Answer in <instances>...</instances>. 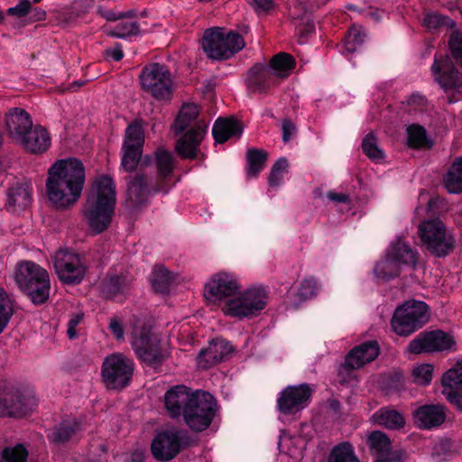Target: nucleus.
Segmentation results:
<instances>
[{
    "instance_id": "obj_1",
    "label": "nucleus",
    "mask_w": 462,
    "mask_h": 462,
    "mask_svg": "<svg viewBox=\"0 0 462 462\" xmlns=\"http://www.w3.org/2000/svg\"><path fill=\"white\" fill-rule=\"evenodd\" d=\"M84 184L85 167L80 160H59L48 171L47 197L57 208H68L79 200Z\"/></svg>"
},
{
    "instance_id": "obj_2",
    "label": "nucleus",
    "mask_w": 462,
    "mask_h": 462,
    "mask_svg": "<svg viewBox=\"0 0 462 462\" xmlns=\"http://www.w3.org/2000/svg\"><path fill=\"white\" fill-rule=\"evenodd\" d=\"M199 112L200 107L197 104L184 103L171 125L174 135L182 134L176 142L175 150L184 159L197 157L208 130V123L199 119Z\"/></svg>"
},
{
    "instance_id": "obj_3",
    "label": "nucleus",
    "mask_w": 462,
    "mask_h": 462,
    "mask_svg": "<svg viewBox=\"0 0 462 462\" xmlns=\"http://www.w3.org/2000/svg\"><path fill=\"white\" fill-rule=\"evenodd\" d=\"M116 200L114 180L107 175L96 179L83 211L89 228L95 234H100L108 228L114 214Z\"/></svg>"
},
{
    "instance_id": "obj_4",
    "label": "nucleus",
    "mask_w": 462,
    "mask_h": 462,
    "mask_svg": "<svg viewBox=\"0 0 462 462\" xmlns=\"http://www.w3.org/2000/svg\"><path fill=\"white\" fill-rule=\"evenodd\" d=\"M15 282L34 305L47 301L51 281L48 272L32 261L21 262L16 266Z\"/></svg>"
},
{
    "instance_id": "obj_5",
    "label": "nucleus",
    "mask_w": 462,
    "mask_h": 462,
    "mask_svg": "<svg viewBox=\"0 0 462 462\" xmlns=\"http://www.w3.org/2000/svg\"><path fill=\"white\" fill-rule=\"evenodd\" d=\"M38 405L34 391L13 383H0V417L23 418Z\"/></svg>"
},
{
    "instance_id": "obj_6",
    "label": "nucleus",
    "mask_w": 462,
    "mask_h": 462,
    "mask_svg": "<svg viewBox=\"0 0 462 462\" xmlns=\"http://www.w3.org/2000/svg\"><path fill=\"white\" fill-rule=\"evenodd\" d=\"M201 44L208 59L225 60L240 51L245 47V41L236 32L212 27L204 32Z\"/></svg>"
},
{
    "instance_id": "obj_7",
    "label": "nucleus",
    "mask_w": 462,
    "mask_h": 462,
    "mask_svg": "<svg viewBox=\"0 0 462 462\" xmlns=\"http://www.w3.org/2000/svg\"><path fill=\"white\" fill-rule=\"evenodd\" d=\"M296 67L295 58L286 52L274 55L268 64H256L249 70V77L255 87L279 84V79L288 78Z\"/></svg>"
},
{
    "instance_id": "obj_8",
    "label": "nucleus",
    "mask_w": 462,
    "mask_h": 462,
    "mask_svg": "<svg viewBox=\"0 0 462 462\" xmlns=\"http://www.w3.org/2000/svg\"><path fill=\"white\" fill-rule=\"evenodd\" d=\"M171 186H163L140 169L127 180L125 206L131 210L146 207L150 197L158 192L168 193Z\"/></svg>"
},
{
    "instance_id": "obj_9",
    "label": "nucleus",
    "mask_w": 462,
    "mask_h": 462,
    "mask_svg": "<svg viewBox=\"0 0 462 462\" xmlns=\"http://www.w3.org/2000/svg\"><path fill=\"white\" fill-rule=\"evenodd\" d=\"M191 439L186 430L170 427L155 435L151 450L158 461L168 462L177 457L181 449L189 447Z\"/></svg>"
},
{
    "instance_id": "obj_10",
    "label": "nucleus",
    "mask_w": 462,
    "mask_h": 462,
    "mask_svg": "<svg viewBox=\"0 0 462 462\" xmlns=\"http://www.w3.org/2000/svg\"><path fill=\"white\" fill-rule=\"evenodd\" d=\"M267 304V295L261 287H251L229 299L224 308L226 315L244 319L258 316Z\"/></svg>"
},
{
    "instance_id": "obj_11",
    "label": "nucleus",
    "mask_w": 462,
    "mask_h": 462,
    "mask_svg": "<svg viewBox=\"0 0 462 462\" xmlns=\"http://www.w3.org/2000/svg\"><path fill=\"white\" fill-rule=\"evenodd\" d=\"M418 234L427 250L437 257L448 255L454 248V237L439 219L423 221L419 226Z\"/></svg>"
},
{
    "instance_id": "obj_12",
    "label": "nucleus",
    "mask_w": 462,
    "mask_h": 462,
    "mask_svg": "<svg viewBox=\"0 0 462 462\" xmlns=\"http://www.w3.org/2000/svg\"><path fill=\"white\" fill-rule=\"evenodd\" d=\"M134 363L121 353H114L105 357L101 366L102 381L108 389L126 387L134 374Z\"/></svg>"
},
{
    "instance_id": "obj_13",
    "label": "nucleus",
    "mask_w": 462,
    "mask_h": 462,
    "mask_svg": "<svg viewBox=\"0 0 462 462\" xmlns=\"http://www.w3.org/2000/svg\"><path fill=\"white\" fill-rule=\"evenodd\" d=\"M428 321V306L423 301H407L394 311L393 330L400 336H408Z\"/></svg>"
},
{
    "instance_id": "obj_14",
    "label": "nucleus",
    "mask_w": 462,
    "mask_h": 462,
    "mask_svg": "<svg viewBox=\"0 0 462 462\" xmlns=\"http://www.w3.org/2000/svg\"><path fill=\"white\" fill-rule=\"evenodd\" d=\"M217 410V402L209 393L197 390L195 397L185 412L184 420L194 431L207 430Z\"/></svg>"
},
{
    "instance_id": "obj_15",
    "label": "nucleus",
    "mask_w": 462,
    "mask_h": 462,
    "mask_svg": "<svg viewBox=\"0 0 462 462\" xmlns=\"http://www.w3.org/2000/svg\"><path fill=\"white\" fill-rule=\"evenodd\" d=\"M132 347L137 357L150 366L160 365L168 356L158 336L146 328L133 332Z\"/></svg>"
},
{
    "instance_id": "obj_16",
    "label": "nucleus",
    "mask_w": 462,
    "mask_h": 462,
    "mask_svg": "<svg viewBox=\"0 0 462 462\" xmlns=\"http://www.w3.org/2000/svg\"><path fill=\"white\" fill-rule=\"evenodd\" d=\"M143 121L136 119L129 124L125 131L122 145L121 166L125 171H134L142 157L144 144Z\"/></svg>"
},
{
    "instance_id": "obj_17",
    "label": "nucleus",
    "mask_w": 462,
    "mask_h": 462,
    "mask_svg": "<svg viewBox=\"0 0 462 462\" xmlns=\"http://www.w3.org/2000/svg\"><path fill=\"white\" fill-rule=\"evenodd\" d=\"M53 264L59 279L66 284L80 283L87 270L83 258L69 249L57 251Z\"/></svg>"
},
{
    "instance_id": "obj_18",
    "label": "nucleus",
    "mask_w": 462,
    "mask_h": 462,
    "mask_svg": "<svg viewBox=\"0 0 462 462\" xmlns=\"http://www.w3.org/2000/svg\"><path fill=\"white\" fill-rule=\"evenodd\" d=\"M454 345L453 337L441 330L424 331L410 342L408 350L418 355L449 350Z\"/></svg>"
},
{
    "instance_id": "obj_19",
    "label": "nucleus",
    "mask_w": 462,
    "mask_h": 462,
    "mask_svg": "<svg viewBox=\"0 0 462 462\" xmlns=\"http://www.w3.org/2000/svg\"><path fill=\"white\" fill-rule=\"evenodd\" d=\"M312 389L307 383L289 385L277 399L278 410L283 414H293L303 410L310 402Z\"/></svg>"
},
{
    "instance_id": "obj_20",
    "label": "nucleus",
    "mask_w": 462,
    "mask_h": 462,
    "mask_svg": "<svg viewBox=\"0 0 462 462\" xmlns=\"http://www.w3.org/2000/svg\"><path fill=\"white\" fill-rule=\"evenodd\" d=\"M441 388L445 399L462 412V361H457L442 374Z\"/></svg>"
},
{
    "instance_id": "obj_21",
    "label": "nucleus",
    "mask_w": 462,
    "mask_h": 462,
    "mask_svg": "<svg viewBox=\"0 0 462 462\" xmlns=\"http://www.w3.org/2000/svg\"><path fill=\"white\" fill-rule=\"evenodd\" d=\"M430 71L439 87H462V74L447 54H435Z\"/></svg>"
},
{
    "instance_id": "obj_22",
    "label": "nucleus",
    "mask_w": 462,
    "mask_h": 462,
    "mask_svg": "<svg viewBox=\"0 0 462 462\" xmlns=\"http://www.w3.org/2000/svg\"><path fill=\"white\" fill-rule=\"evenodd\" d=\"M196 391L183 384H178L171 387L164 393V407L169 416L172 419H178L185 416Z\"/></svg>"
},
{
    "instance_id": "obj_23",
    "label": "nucleus",
    "mask_w": 462,
    "mask_h": 462,
    "mask_svg": "<svg viewBox=\"0 0 462 462\" xmlns=\"http://www.w3.org/2000/svg\"><path fill=\"white\" fill-rule=\"evenodd\" d=\"M237 280L231 273H218L211 277L205 286L207 299L222 300L234 296L239 290Z\"/></svg>"
},
{
    "instance_id": "obj_24",
    "label": "nucleus",
    "mask_w": 462,
    "mask_h": 462,
    "mask_svg": "<svg viewBox=\"0 0 462 462\" xmlns=\"http://www.w3.org/2000/svg\"><path fill=\"white\" fill-rule=\"evenodd\" d=\"M448 409L444 404H425L412 412L415 425L421 430H431L442 425L447 419Z\"/></svg>"
},
{
    "instance_id": "obj_25",
    "label": "nucleus",
    "mask_w": 462,
    "mask_h": 462,
    "mask_svg": "<svg viewBox=\"0 0 462 462\" xmlns=\"http://www.w3.org/2000/svg\"><path fill=\"white\" fill-rule=\"evenodd\" d=\"M139 80L141 87H172L174 75L167 65L153 62L142 69Z\"/></svg>"
},
{
    "instance_id": "obj_26",
    "label": "nucleus",
    "mask_w": 462,
    "mask_h": 462,
    "mask_svg": "<svg viewBox=\"0 0 462 462\" xmlns=\"http://www.w3.org/2000/svg\"><path fill=\"white\" fill-rule=\"evenodd\" d=\"M379 355V346L375 340L365 342L354 347L346 356L341 368L346 371L357 369L374 361Z\"/></svg>"
},
{
    "instance_id": "obj_27",
    "label": "nucleus",
    "mask_w": 462,
    "mask_h": 462,
    "mask_svg": "<svg viewBox=\"0 0 462 462\" xmlns=\"http://www.w3.org/2000/svg\"><path fill=\"white\" fill-rule=\"evenodd\" d=\"M233 351L228 341L224 338H215L208 346L201 349L198 356V363L200 368L207 369L220 362Z\"/></svg>"
},
{
    "instance_id": "obj_28",
    "label": "nucleus",
    "mask_w": 462,
    "mask_h": 462,
    "mask_svg": "<svg viewBox=\"0 0 462 462\" xmlns=\"http://www.w3.org/2000/svg\"><path fill=\"white\" fill-rule=\"evenodd\" d=\"M5 125L8 134L18 141L32 126L30 115L22 108H11L5 114Z\"/></svg>"
},
{
    "instance_id": "obj_29",
    "label": "nucleus",
    "mask_w": 462,
    "mask_h": 462,
    "mask_svg": "<svg viewBox=\"0 0 462 462\" xmlns=\"http://www.w3.org/2000/svg\"><path fill=\"white\" fill-rule=\"evenodd\" d=\"M31 200L29 186L25 183H15L6 191L5 208L11 213H16L29 206Z\"/></svg>"
},
{
    "instance_id": "obj_30",
    "label": "nucleus",
    "mask_w": 462,
    "mask_h": 462,
    "mask_svg": "<svg viewBox=\"0 0 462 462\" xmlns=\"http://www.w3.org/2000/svg\"><path fill=\"white\" fill-rule=\"evenodd\" d=\"M18 142L27 151L37 153L47 150L50 146L51 139L46 129L42 126H35L34 128H30Z\"/></svg>"
},
{
    "instance_id": "obj_31",
    "label": "nucleus",
    "mask_w": 462,
    "mask_h": 462,
    "mask_svg": "<svg viewBox=\"0 0 462 462\" xmlns=\"http://www.w3.org/2000/svg\"><path fill=\"white\" fill-rule=\"evenodd\" d=\"M387 253L402 267L415 266L417 253L401 237L391 243Z\"/></svg>"
},
{
    "instance_id": "obj_32",
    "label": "nucleus",
    "mask_w": 462,
    "mask_h": 462,
    "mask_svg": "<svg viewBox=\"0 0 462 462\" xmlns=\"http://www.w3.org/2000/svg\"><path fill=\"white\" fill-rule=\"evenodd\" d=\"M243 128L238 121L233 118L218 117L212 128V134L217 143H223L230 137H240Z\"/></svg>"
},
{
    "instance_id": "obj_33",
    "label": "nucleus",
    "mask_w": 462,
    "mask_h": 462,
    "mask_svg": "<svg viewBox=\"0 0 462 462\" xmlns=\"http://www.w3.org/2000/svg\"><path fill=\"white\" fill-rule=\"evenodd\" d=\"M155 163L157 167V177L154 179L163 186H170L168 180L173 171V156L163 148H158L154 152Z\"/></svg>"
},
{
    "instance_id": "obj_34",
    "label": "nucleus",
    "mask_w": 462,
    "mask_h": 462,
    "mask_svg": "<svg viewBox=\"0 0 462 462\" xmlns=\"http://www.w3.org/2000/svg\"><path fill=\"white\" fill-rule=\"evenodd\" d=\"M79 430L80 425L75 419L64 420L50 430L47 438L53 443H63L69 440Z\"/></svg>"
},
{
    "instance_id": "obj_35",
    "label": "nucleus",
    "mask_w": 462,
    "mask_h": 462,
    "mask_svg": "<svg viewBox=\"0 0 462 462\" xmlns=\"http://www.w3.org/2000/svg\"><path fill=\"white\" fill-rule=\"evenodd\" d=\"M374 418L379 425L390 430H401L406 423L405 418L401 412L389 407L379 409L374 414Z\"/></svg>"
},
{
    "instance_id": "obj_36",
    "label": "nucleus",
    "mask_w": 462,
    "mask_h": 462,
    "mask_svg": "<svg viewBox=\"0 0 462 462\" xmlns=\"http://www.w3.org/2000/svg\"><path fill=\"white\" fill-rule=\"evenodd\" d=\"M445 188L449 193L462 192V156L454 160L444 177Z\"/></svg>"
},
{
    "instance_id": "obj_37",
    "label": "nucleus",
    "mask_w": 462,
    "mask_h": 462,
    "mask_svg": "<svg viewBox=\"0 0 462 462\" xmlns=\"http://www.w3.org/2000/svg\"><path fill=\"white\" fill-rule=\"evenodd\" d=\"M365 39V33L361 27L352 26L347 35L344 38L340 52L346 56L351 55L361 50Z\"/></svg>"
},
{
    "instance_id": "obj_38",
    "label": "nucleus",
    "mask_w": 462,
    "mask_h": 462,
    "mask_svg": "<svg viewBox=\"0 0 462 462\" xmlns=\"http://www.w3.org/2000/svg\"><path fill=\"white\" fill-rule=\"evenodd\" d=\"M128 283L123 275H108L101 283V292L109 299H115L118 295L125 293Z\"/></svg>"
},
{
    "instance_id": "obj_39",
    "label": "nucleus",
    "mask_w": 462,
    "mask_h": 462,
    "mask_svg": "<svg viewBox=\"0 0 462 462\" xmlns=\"http://www.w3.org/2000/svg\"><path fill=\"white\" fill-rule=\"evenodd\" d=\"M268 152L263 149L250 148L246 152V171L249 177H256L265 166Z\"/></svg>"
},
{
    "instance_id": "obj_40",
    "label": "nucleus",
    "mask_w": 462,
    "mask_h": 462,
    "mask_svg": "<svg viewBox=\"0 0 462 462\" xmlns=\"http://www.w3.org/2000/svg\"><path fill=\"white\" fill-rule=\"evenodd\" d=\"M173 281V274L162 265H157L153 268L151 274V282L156 292L162 294L168 293Z\"/></svg>"
},
{
    "instance_id": "obj_41",
    "label": "nucleus",
    "mask_w": 462,
    "mask_h": 462,
    "mask_svg": "<svg viewBox=\"0 0 462 462\" xmlns=\"http://www.w3.org/2000/svg\"><path fill=\"white\" fill-rule=\"evenodd\" d=\"M367 443L370 452L376 457L394 451L391 448L390 439L382 431L375 430L371 432L368 436Z\"/></svg>"
},
{
    "instance_id": "obj_42",
    "label": "nucleus",
    "mask_w": 462,
    "mask_h": 462,
    "mask_svg": "<svg viewBox=\"0 0 462 462\" xmlns=\"http://www.w3.org/2000/svg\"><path fill=\"white\" fill-rule=\"evenodd\" d=\"M402 266L386 253L385 258L379 261L374 269L376 277L389 281L401 274Z\"/></svg>"
},
{
    "instance_id": "obj_43",
    "label": "nucleus",
    "mask_w": 462,
    "mask_h": 462,
    "mask_svg": "<svg viewBox=\"0 0 462 462\" xmlns=\"http://www.w3.org/2000/svg\"><path fill=\"white\" fill-rule=\"evenodd\" d=\"M107 35L116 39H127L140 33L137 22L123 21L107 30Z\"/></svg>"
},
{
    "instance_id": "obj_44",
    "label": "nucleus",
    "mask_w": 462,
    "mask_h": 462,
    "mask_svg": "<svg viewBox=\"0 0 462 462\" xmlns=\"http://www.w3.org/2000/svg\"><path fill=\"white\" fill-rule=\"evenodd\" d=\"M328 462H359L355 455L353 447L348 442H343L334 447L328 457Z\"/></svg>"
},
{
    "instance_id": "obj_45",
    "label": "nucleus",
    "mask_w": 462,
    "mask_h": 462,
    "mask_svg": "<svg viewBox=\"0 0 462 462\" xmlns=\"http://www.w3.org/2000/svg\"><path fill=\"white\" fill-rule=\"evenodd\" d=\"M408 144L412 148H430L432 143L428 139L426 130L420 125H412L407 128Z\"/></svg>"
},
{
    "instance_id": "obj_46",
    "label": "nucleus",
    "mask_w": 462,
    "mask_h": 462,
    "mask_svg": "<svg viewBox=\"0 0 462 462\" xmlns=\"http://www.w3.org/2000/svg\"><path fill=\"white\" fill-rule=\"evenodd\" d=\"M29 452L23 444H16L3 448L0 462H28Z\"/></svg>"
},
{
    "instance_id": "obj_47",
    "label": "nucleus",
    "mask_w": 462,
    "mask_h": 462,
    "mask_svg": "<svg viewBox=\"0 0 462 462\" xmlns=\"http://www.w3.org/2000/svg\"><path fill=\"white\" fill-rule=\"evenodd\" d=\"M423 25L429 31H437L442 27L454 28L456 23L447 15L438 13H428L423 18Z\"/></svg>"
},
{
    "instance_id": "obj_48",
    "label": "nucleus",
    "mask_w": 462,
    "mask_h": 462,
    "mask_svg": "<svg viewBox=\"0 0 462 462\" xmlns=\"http://www.w3.org/2000/svg\"><path fill=\"white\" fill-rule=\"evenodd\" d=\"M13 315V305L4 289L0 288V334L4 331Z\"/></svg>"
},
{
    "instance_id": "obj_49",
    "label": "nucleus",
    "mask_w": 462,
    "mask_h": 462,
    "mask_svg": "<svg viewBox=\"0 0 462 462\" xmlns=\"http://www.w3.org/2000/svg\"><path fill=\"white\" fill-rule=\"evenodd\" d=\"M433 365L431 364H421L412 370V377L415 383L428 385L430 383L433 375Z\"/></svg>"
},
{
    "instance_id": "obj_50",
    "label": "nucleus",
    "mask_w": 462,
    "mask_h": 462,
    "mask_svg": "<svg viewBox=\"0 0 462 462\" xmlns=\"http://www.w3.org/2000/svg\"><path fill=\"white\" fill-rule=\"evenodd\" d=\"M364 152L372 160H381L383 158V151L377 146L376 138L374 134L365 135L362 142Z\"/></svg>"
},
{
    "instance_id": "obj_51",
    "label": "nucleus",
    "mask_w": 462,
    "mask_h": 462,
    "mask_svg": "<svg viewBox=\"0 0 462 462\" xmlns=\"http://www.w3.org/2000/svg\"><path fill=\"white\" fill-rule=\"evenodd\" d=\"M288 161L286 158H280L273 166L270 176L269 184L273 187L279 186L283 179V174L288 168Z\"/></svg>"
},
{
    "instance_id": "obj_52",
    "label": "nucleus",
    "mask_w": 462,
    "mask_h": 462,
    "mask_svg": "<svg viewBox=\"0 0 462 462\" xmlns=\"http://www.w3.org/2000/svg\"><path fill=\"white\" fill-rule=\"evenodd\" d=\"M448 47L452 57L462 65V33L454 32L449 40Z\"/></svg>"
},
{
    "instance_id": "obj_53",
    "label": "nucleus",
    "mask_w": 462,
    "mask_h": 462,
    "mask_svg": "<svg viewBox=\"0 0 462 462\" xmlns=\"http://www.w3.org/2000/svg\"><path fill=\"white\" fill-rule=\"evenodd\" d=\"M317 291V282L314 279L304 280L297 292V295L300 300H306L312 298Z\"/></svg>"
},
{
    "instance_id": "obj_54",
    "label": "nucleus",
    "mask_w": 462,
    "mask_h": 462,
    "mask_svg": "<svg viewBox=\"0 0 462 462\" xmlns=\"http://www.w3.org/2000/svg\"><path fill=\"white\" fill-rule=\"evenodd\" d=\"M31 11V2L29 0H19L17 5L9 7L5 14L9 16H14L18 19L26 17Z\"/></svg>"
},
{
    "instance_id": "obj_55",
    "label": "nucleus",
    "mask_w": 462,
    "mask_h": 462,
    "mask_svg": "<svg viewBox=\"0 0 462 462\" xmlns=\"http://www.w3.org/2000/svg\"><path fill=\"white\" fill-rule=\"evenodd\" d=\"M95 0H75L71 4V13L76 16L88 14L94 6Z\"/></svg>"
},
{
    "instance_id": "obj_56",
    "label": "nucleus",
    "mask_w": 462,
    "mask_h": 462,
    "mask_svg": "<svg viewBox=\"0 0 462 462\" xmlns=\"http://www.w3.org/2000/svg\"><path fill=\"white\" fill-rule=\"evenodd\" d=\"M248 4L258 14L267 13L274 6V0H250Z\"/></svg>"
},
{
    "instance_id": "obj_57",
    "label": "nucleus",
    "mask_w": 462,
    "mask_h": 462,
    "mask_svg": "<svg viewBox=\"0 0 462 462\" xmlns=\"http://www.w3.org/2000/svg\"><path fill=\"white\" fill-rule=\"evenodd\" d=\"M157 101H169L172 97V88H143Z\"/></svg>"
},
{
    "instance_id": "obj_58",
    "label": "nucleus",
    "mask_w": 462,
    "mask_h": 462,
    "mask_svg": "<svg viewBox=\"0 0 462 462\" xmlns=\"http://www.w3.org/2000/svg\"><path fill=\"white\" fill-rule=\"evenodd\" d=\"M405 452L402 449L388 452L387 455L377 457L374 462H403Z\"/></svg>"
},
{
    "instance_id": "obj_59",
    "label": "nucleus",
    "mask_w": 462,
    "mask_h": 462,
    "mask_svg": "<svg viewBox=\"0 0 462 462\" xmlns=\"http://www.w3.org/2000/svg\"><path fill=\"white\" fill-rule=\"evenodd\" d=\"M282 141L288 143L291 138L296 134V125L290 119H284L282 124Z\"/></svg>"
},
{
    "instance_id": "obj_60",
    "label": "nucleus",
    "mask_w": 462,
    "mask_h": 462,
    "mask_svg": "<svg viewBox=\"0 0 462 462\" xmlns=\"http://www.w3.org/2000/svg\"><path fill=\"white\" fill-rule=\"evenodd\" d=\"M83 318V314L81 313H75L73 314L70 319L68 321V329H67V335L69 338H74L77 337V326L81 322Z\"/></svg>"
},
{
    "instance_id": "obj_61",
    "label": "nucleus",
    "mask_w": 462,
    "mask_h": 462,
    "mask_svg": "<svg viewBox=\"0 0 462 462\" xmlns=\"http://www.w3.org/2000/svg\"><path fill=\"white\" fill-rule=\"evenodd\" d=\"M97 14L108 22H114L123 19V15H120V12L116 13L111 9H106L102 6L97 8Z\"/></svg>"
},
{
    "instance_id": "obj_62",
    "label": "nucleus",
    "mask_w": 462,
    "mask_h": 462,
    "mask_svg": "<svg viewBox=\"0 0 462 462\" xmlns=\"http://www.w3.org/2000/svg\"><path fill=\"white\" fill-rule=\"evenodd\" d=\"M29 22L36 23V22H43L46 20L47 14L46 12L40 7H32L31 5Z\"/></svg>"
},
{
    "instance_id": "obj_63",
    "label": "nucleus",
    "mask_w": 462,
    "mask_h": 462,
    "mask_svg": "<svg viewBox=\"0 0 462 462\" xmlns=\"http://www.w3.org/2000/svg\"><path fill=\"white\" fill-rule=\"evenodd\" d=\"M109 328L116 339H122L124 337V328L121 323L116 319H111Z\"/></svg>"
},
{
    "instance_id": "obj_64",
    "label": "nucleus",
    "mask_w": 462,
    "mask_h": 462,
    "mask_svg": "<svg viewBox=\"0 0 462 462\" xmlns=\"http://www.w3.org/2000/svg\"><path fill=\"white\" fill-rule=\"evenodd\" d=\"M327 198L329 200L337 202V203H345V204H346V203L350 202V198L346 193H337V192H334V191H329V192L327 193Z\"/></svg>"
}]
</instances>
